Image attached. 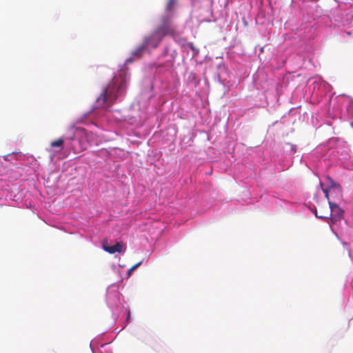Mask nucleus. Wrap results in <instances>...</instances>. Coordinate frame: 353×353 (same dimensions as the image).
<instances>
[{
  "instance_id": "obj_1",
  "label": "nucleus",
  "mask_w": 353,
  "mask_h": 353,
  "mask_svg": "<svg viewBox=\"0 0 353 353\" xmlns=\"http://www.w3.org/2000/svg\"><path fill=\"white\" fill-rule=\"evenodd\" d=\"M127 81L128 74L126 71L121 70L98 97L97 99V105L104 108H110L117 98L125 91Z\"/></svg>"
},
{
  "instance_id": "obj_2",
  "label": "nucleus",
  "mask_w": 353,
  "mask_h": 353,
  "mask_svg": "<svg viewBox=\"0 0 353 353\" xmlns=\"http://www.w3.org/2000/svg\"><path fill=\"white\" fill-rule=\"evenodd\" d=\"M175 32V28L171 23L168 18L162 19L161 24L154 32V37L157 38L158 41H161L165 35L173 36Z\"/></svg>"
},
{
  "instance_id": "obj_3",
  "label": "nucleus",
  "mask_w": 353,
  "mask_h": 353,
  "mask_svg": "<svg viewBox=\"0 0 353 353\" xmlns=\"http://www.w3.org/2000/svg\"><path fill=\"white\" fill-rule=\"evenodd\" d=\"M327 181V188H324L323 183H320V186L325 194V196L329 200V194L334 192L336 197L341 198L342 188L340 184L334 182L330 177H326Z\"/></svg>"
},
{
  "instance_id": "obj_4",
  "label": "nucleus",
  "mask_w": 353,
  "mask_h": 353,
  "mask_svg": "<svg viewBox=\"0 0 353 353\" xmlns=\"http://www.w3.org/2000/svg\"><path fill=\"white\" fill-rule=\"evenodd\" d=\"M148 40H143V43L140 46H139L134 51H132V57L127 59L125 61V63H132L134 59L141 58L143 52H145L146 48L148 46Z\"/></svg>"
},
{
  "instance_id": "obj_5",
  "label": "nucleus",
  "mask_w": 353,
  "mask_h": 353,
  "mask_svg": "<svg viewBox=\"0 0 353 353\" xmlns=\"http://www.w3.org/2000/svg\"><path fill=\"white\" fill-rule=\"evenodd\" d=\"M330 209L329 212H330V219L332 221H336L341 219L343 217V210L339 207L338 205L328 201Z\"/></svg>"
},
{
  "instance_id": "obj_6",
  "label": "nucleus",
  "mask_w": 353,
  "mask_h": 353,
  "mask_svg": "<svg viewBox=\"0 0 353 353\" xmlns=\"http://www.w3.org/2000/svg\"><path fill=\"white\" fill-rule=\"evenodd\" d=\"M103 249L110 254H114L115 252H123L125 250L124 244L122 242H117L114 245H108L104 242L103 243Z\"/></svg>"
},
{
  "instance_id": "obj_7",
  "label": "nucleus",
  "mask_w": 353,
  "mask_h": 353,
  "mask_svg": "<svg viewBox=\"0 0 353 353\" xmlns=\"http://www.w3.org/2000/svg\"><path fill=\"white\" fill-rule=\"evenodd\" d=\"M315 215L316 217L325 220L327 219L330 218V212H329V210H327L325 212H323L321 208H319L318 210L316 209L315 210Z\"/></svg>"
},
{
  "instance_id": "obj_8",
  "label": "nucleus",
  "mask_w": 353,
  "mask_h": 353,
  "mask_svg": "<svg viewBox=\"0 0 353 353\" xmlns=\"http://www.w3.org/2000/svg\"><path fill=\"white\" fill-rule=\"evenodd\" d=\"M144 40H148V46H152L154 48H157L161 42V41L157 40L156 37H154V32L151 35L145 37Z\"/></svg>"
},
{
  "instance_id": "obj_9",
  "label": "nucleus",
  "mask_w": 353,
  "mask_h": 353,
  "mask_svg": "<svg viewBox=\"0 0 353 353\" xmlns=\"http://www.w3.org/2000/svg\"><path fill=\"white\" fill-rule=\"evenodd\" d=\"M64 143V140L61 138L54 140L51 142L50 145L53 148L61 147Z\"/></svg>"
},
{
  "instance_id": "obj_10",
  "label": "nucleus",
  "mask_w": 353,
  "mask_h": 353,
  "mask_svg": "<svg viewBox=\"0 0 353 353\" xmlns=\"http://www.w3.org/2000/svg\"><path fill=\"white\" fill-rule=\"evenodd\" d=\"M187 46L191 49L192 51H193V56H196L199 52V49H197L192 43L191 42H189L187 43Z\"/></svg>"
},
{
  "instance_id": "obj_11",
  "label": "nucleus",
  "mask_w": 353,
  "mask_h": 353,
  "mask_svg": "<svg viewBox=\"0 0 353 353\" xmlns=\"http://www.w3.org/2000/svg\"><path fill=\"white\" fill-rule=\"evenodd\" d=\"M74 127H71L70 128V131L72 132L71 133V136H70L69 137H68V139L70 140V141H74L75 139V134H74Z\"/></svg>"
},
{
  "instance_id": "obj_12",
  "label": "nucleus",
  "mask_w": 353,
  "mask_h": 353,
  "mask_svg": "<svg viewBox=\"0 0 353 353\" xmlns=\"http://www.w3.org/2000/svg\"><path fill=\"white\" fill-rule=\"evenodd\" d=\"M141 261L137 263V264L134 265L130 268V269L128 270V273L130 274L132 272H133L136 268H137L141 264Z\"/></svg>"
},
{
  "instance_id": "obj_13",
  "label": "nucleus",
  "mask_w": 353,
  "mask_h": 353,
  "mask_svg": "<svg viewBox=\"0 0 353 353\" xmlns=\"http://www.w3.org/2000/svg\"><path fill=\"white\" fill-rule=\"evenodd\" d=\"M174 4V0H169L168 3L167 4V9L171 10Z\"/></svg>"
}]
</instances>
